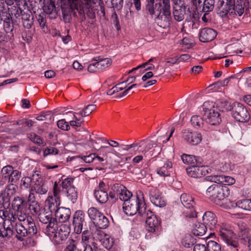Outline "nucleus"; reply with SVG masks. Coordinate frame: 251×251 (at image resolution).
<instances>
[{"instance_id":"obj_1","label":"nucleus","mask_w":251,"mask_h":251,"mask_svg":"<svg viewBox=\"0 0 251 251\" xmlns=\"http://www.w3.org/2000/svg\"><path fill=\"white\" fill-rule=\"evenodd\" d=\"M245 0H218V13L224 17L228 14L231 16H241L244 12Z\"/></svg>"},{"instance_id":"obj_2","label":"nucleus","mask_w":251,"mask_h":251,"mask_svg":"<svg viewBox=\"0 0 251 251\" xmlns=\"http://www.w3.org/2000/svg\"><path fill=\"white\" fill-rule=\"evenodd\" d=\"M123 208L125 214L128 216H133L137 213L140 216L145 215L147 208L142 193L139 191L136 196L124 202Z\"/></svg>"},{"instance_id":"obj_3","label":"nucleus","mask_w":251,"mask_h":251,"mask_svg":"<svg viewBox=\"0 0 251 251\" xmlns=\"http://www.w3.org/2000/svg\"><path fill=\"white\" fill-rule=\"evenodd\" d=\"M218 104L212 101H207L202 105L203 118L205 122L210 126L218 125L221 122L220 111L227 109L226 107L219 109L220 106H218Z\"/></svg>"},{"instance_id":"obj_4","label":"nucleus","mask_w":251,"mask_h":251,"mask_svg":"<svg viewBox=\"0 0 251 251\" xmlns=\"http://www.w3.org/2000/svg\"><path fill=\"white\" fill-rule=\"evenodd\" d=\"M229 194L230 191L227 186L218 184L211 185L206 191V195L215 203L218 201L225 199Z\"/></svg>"},{"instance_id":"obj_5","label":"nucleus","mask_w":251,"mask_h":251,"mask_svg":"<svg viewBox=\"0 0 251 251\" xmlns=\"http://www.w3.org/2000/svg\"><path fill=\"white\" fill-rule=\"evenodd\" d=\"M143 216L146 217V229L150 233L146 235V238L147 239H151V233H153L152 235L153 237H156V233H154L158 229V227L160 224V222L151 211L150 209L146 210V214Z\"/></svg>"},{"instance_id":"obj_6","label":"nucleus","mask_w":251,"mask_h":251,"mask_svg":"<svg viewBox=\"0 0 251 251\" xmlns=\"http://www.w3.org/2000/svg\"><path fill=\"white\" fill-rule=\"evenodd\" d=\"M231 115L237 121L245 123L251 118L250 114L247 108L242 103L234 102L232 109Z\"/></svg>"},{"instance_id":"obj_7","label":"nucleus","mask_w":251,"mask_h":251,"mask_svg":"<svg viewBox=\"0 0 251 251\" xmlns=\"http://www.w3.org/2000/svg\"><path fill=\"white\" fill-rule=\"evenodd\" d=\"M134 145H135L134 151L136 152H143L146 156H147L149 155L148 152L152 148L154 147V145H155V144L151 141H145L144 140H142L139 143H134ZM154 147H157V148L156 149H154L151 151L150 152V154L151 156L154 155V156H156L157 154L160 152L161 150L160 147H157L156 145Z\"/></svg>"},{"instance_id":"obj_8","label":"nucleus","mask_w":251,"mask_h":251,"mask_svg":"<svg viewBox=\"0 0 251 251\" xmlns=\"http://www.w3.org/2000/svg\"><path fill=\"white\" fill-rule=\"evenodd\" d=\"M155 0H146V10L147 13L155 19L164 20V15L161 14L162 4L161 2L155 3Z\"/></svg>"},{"instance_id":"obj_9","label":"nucleus","mask_w":251,"mask_h":251,"mask_svg":"<svg viewBox=\"0 0 251 251\" xmlns=\"http://www.w3.org/2000/svg\"><path fill=\"white\" fill-rule=\"evenodd\" d=\"M181 203L185 207L183 214L186 217H194L196 216V212L194 206L195 202L193 198L186 194H182L180 197Z\"/></svg>"},{"instance_id":"obj_10","label":"nucleus","mask_w":251,"mask_h":251,"mask_svg":"<svg viewBox=\"0 0 251 251\" xmlns=\"http://www.w3.org/2000/svg\"><path fill=\"white\" fill-rule=\"evenodd\" d=\"M219 235L222 240L225 242L233 251H238L237 249L238 244L235 241L232 240L233 232L226 227H221L219 230Z\"/></svg>"},{"instance_id":"obj_11","label":"nucleus","mask_w":251,"mask_h":251,"mask_svg":"<svg viewBox=\"0 0 251 251\" xmlns=\"http://www.w3.org/2000/svg\"><path fill=\"white\" fill-rule=\"evenodd\" d=\"M211 168L208 166H195L189 167L186 169L187 174L192 177H201L211 173Z\"/></svg>"},{"instance_id":"obj_12","label":"nucleus","mask_w":251,"mask_h":251,"mask_svg":"<svg viewBox=\"0 0 251 251\" xmlns=\"http://www.w3.org/2000/svg\"><path fill=\"white\" fill-rule=\"evenodd\" d=\"M182 138L188 144L192 145H198L202 140V136L200 133L185 129L182 131Z\"/></svg>"},{"instance_id":"obj_13","label":"nucleus","mask_w":251,"mask_h":251,"mask_svg":"<svg viewBox=\"0 0 251 251\" xmlns=\"http://www.w3.org/2000/svg\"><path fill=\"white\" fill-rule=\"evenodd\" d=\"M70 232V227L65 224H62L57 228L53 240L57 244H60L65 240L69 235Z\"/></svg>"},{"instance_id":"obj_14","label":"nucleus","mask_w":251,"mask_h":251,"mask_svg":"<svg viewBox=\"0 0 251 251\" xmlns=\"http://www.w3.org/2000/svg\"><path fill=\"white\" fill-rule=\"evenodd\" d=\"M85 215L81 210L76 211L73 217V226L74 230L77 234H79L82 230V226L84 222Z\"/></svg>"},{"instance_id":"obj_15","label":"nucleus","mask_w":251,"mask_h":251,"mask_svg":"<svg viewBox=\"0 0 251 251\" xmlns=\"http://www.w3.org/2000/svg\"><path fill=\"white\" fill-rule=\"evenodd\" d=\"M81 243L84 248L83 251H93V244H96L93 241L92 233L88 230L82 232Z\"/></svg>"},{"instance_id":"obj_16","label":"nucleus","mask_w":251,"mask_h":251,"mask_svg":"<svg viewBox=\"0 0 251 251\" xmlns=\"http://www.w3.org/2000/svg\"><path fill=\"white\" fill-rule=\"evenodd\" d=\"M202 221L209 229L212 230L216 227L217 220L216 215L211 211L205 212L202 217Z\"/></svg>"},{"instance_id":"obj_17","label":"nucleus","mask_w":251,"mask_h":251,"mask_svg":"<svg viewBox=\"0 0 251 251\" xmlns=\"http://www.w3.org/2000/svg\"><path fill=\"white\" fill-rule=\"evenodd\" d=\"M150 199L151 202L158 207H164L166 202L160 196L158 190L156 189H151L150 190Z\"/></svg>"},{"instance_id":"obj_18","label":"nucleus","mask_w":251,"mask_h":251,"mask_svg":"<svg viewBox=\"0 0 251 251\" xmlns=\"http://www.w3.org/2000/svg\"><path fill=\"white\" fill-rule=\"evenodd\" d=\"M217 32L210 28H204L200 33V41L205 43L211 41L216 36Z\"/></svg>"},{"instance_id":"obj_19","label":"nucleus","mask_w":251,"mask_h":251,"mask_svg":"<svg viewBox=\"0 0 251 251\" xmlns=\"http://www.w3.org/2000/svg\"><path fill=\"white\" fill-rule=\"evenodd\" d=\"M71 215V211L69 208L60 207L55 213V220L60 223H65L69 220Z\"/></svg>"},{"instance_id":"obj_20","label":"nucleus","mask_w":251,"mask_h":251,"mask_svg":"<svg viewBox=\"0 0 251 251\" xmlns=\"http://www.w3.org/2000/svg\"><path fill=\"white\" fill-rule=\"evenodd\" d=\"M30 189L39 196L46 194L48 190V187L42 179L35 181Z\"/></svg>"},{"instance_id":"obj_21","label":"nucleus","mask_w":251,"mask_h":251,"mask_svg":"<svg viewBox=\"0 0 251 251\" xmlns=\"http://www.w3.org/2000/svg\"><path fill=\"white\" fill-rule=\"evenodd\" d=\"M173 171V164L169 161H166L162 166L158 168L156 170L157 174L163 177L170 176Z\"/></svg>"},{"instance_id":"obj_22","label":"nucleus","mask_w":251,"mask_h":251,"mask_svg":"<svg viewBox=\"0 0 251 251\" xmlns=\"http://www.w3.org/2000/svg\"><path fill=\"white\" fill-rule=\"evenodd\" d=\"M210 177V181L216 183L224 184V186L232 185L235 182L234 178L229 176L215 175Z\"/></svg>"},{"instance_id":"obj_23","label":"nucleus","mask_w":251,"mask_h":251,"mask_svg":"<svg viewBox=\"0 0 251 251\" xmlns=\"http://www.w3.org/2000/svg\"><path fill=\"white\" fill-rule=\"evenodd\" d=\"M22 225L27 231L28 236H33L37 233V228L35 224L31 217H28L26 220L23 222Z\"/></svg>"},{"instance_id":"obj_24","label":"nucleus","mask_w":251,"mask_h":251,"mask_svg":"<svg viewBox=\"0 0 251 251\" xmlns=\"http://www.w3.org/2000/svg\"><path fill=\"white\" fill-rule=\"evenodd\" d=\"M60 204V200L53 198L52 196H50L45 201V205L49 209L50 213L54 212L59 208Z\"/></svg>"},{"instance_id":"obj_25","label":"nucleus","mask_w":251,"mask_h":251,"mask_svg":"<svg viewBox=\"0 0 251 251\" xmlns=\"http://www.w3.org/2000/svg\"><path fill=\"white\" fill-rule=\"evenodd\" d=\"M26 205L27 201L18 196L15 197L12 202V207L15 211L25 210Z\"/></svg>"},{"instance_id":"obj_26","label":"nucleus","mask_w":251,"mask_h":251,"mask_svg":"<svg viewBox=\"0 0 251 251\" xmlns=\"http://www.w3.org/2000/svg\"><path fill=\"white\" fill-rule=\"evenodd\" d=\"M162 11L164 15V21L169 23L171 17L170 0H161Z\"/></svg>"},{"instance_id":"obj_27","label":"nucleus","mask_w":251,"mask_h":251,"mask_svg":"<svg viewBox=\"0 0 251 251\" xmlns=\"http://www.w3.org/2000/svg\"><path fill=\"white\" fill-rule=\"evenodd\" d=\"M123 189H124V186L121 184L115 183L111 185L109 193L110 198L112 199H116L122 193Z\"/></svg>"},{"instance_id":"obj_28","label":"nucleus","mask_w":251,"mask_h":251,"mask_svg":"<svg viewBox=\"0 0 251 251\" xmlns=\"http://www.w3.org/2000/svg\"><path fill=\"white\" fill-rule=\"evenodd\" d=\"M181 159L183 163L187 165H192L195 163L201 164L202 161L200 157L186 154H183L181 156Z\"/></svg>"},{"instance_id":"obj_29","label":"nucleus","mask_w":251,"mask_h":251,"mask_svg":"<svg viewBox=\"0 0 251 251\" xmlns=\"http://www.w3.org/2000/svg\"><path fill=\"white\" fill-rule=\"evenodd\" d=\"M100 155L105 159V161H109L111 158V154H116L117 152L115 150L109 146H101L98 150Z\"/></svg>"},{"instance_id":"obj_30","label":"nucleus","mask_w":251,"mask_h":251,"mask_svg":"<svg viewBox=\"0 0 251 251\" xmlns=\"http://www.w3.org/2000/svg\"><path fill=\"white\" fill-rule=\"evenodd\" d=\"M13 226H14L15 230L17 233L16 237L19 240L23 241L24 237L28 236L27 231H25V228L22 225V223H16L14 226L13 225Z\"/></svg>"},{"instance_id":"obj_31","label":"nucleus","mask_w":251,"mask_h":251,"mask_svg":"<svg viewBox=\"0 0 251 251\" xmlns=\"http://www.w3.org/2000/svg\"><path fill=\"white\" fill-rule=\"evenodd\" d=\"M13 233V231L10 226L6 227L3 225L2 227L0 228V239H1V241L5 242L11 238Z\"/></svg>"},{"instance_id":"obj_32","label":"nucleus","mask_w":251,"mask_h":251,"mask_svg":"<svg viewBox=\"0 0 251 251\" xmlns=\"http://www.w3.org/2000/svg\"><path fill=\"white\" fill-rule=\"evenodd\" d=\"M21 16L24 27L28 29L31 28L33 23V17L31 15V12L24 11Z\"/></svg>"},{"instance_id":"obj_33","label":"nucleus","mask_w":251,"mask_h":251,"mask_svg":"<svg viewBox=\"0 0 251 251\" xmlns=\"http://www.w3.org/2000/svg\"><path fill=\"white\" fill-rule=\"evenodd\" d=\"M185 13V8H182L179 5H176V6L174 7L173 14L174 19L176 21H182L184 19Z\"/></svg>"},{"instance_id":"obj_34","label":"nucleus","mask_w":251,"mask_h":251,"mask_svg":"<svg viewBox=\"0 0 251 251\" xmlns=\"http://www.w3.org/2000/svg\"><path fill=\"white\" fill-rule=\"evenodd\" d=\"M44 11L47 14L56 13L55 0H47L43 7Z\"/></svg>"},{"instance_id":"obj_35","label":"nucleus","mask_w":251,"mask_h":251,"mask_svg":"<svg viewBox=\"0 0 251 251\" xmlns=\"http://www.w3.org/2000/svg\"><path fill=\"white\" fill-rule=\"evenodd\" d=\"M0 218L4 221L8 220L10 222L11 226L13 227V224H15L16 218L13 213H10L5 208L3 209H0Z\"/></svg>"},{"instance_id":"obj_36","label":"nucleus","mask_w":251,"mask_h":251,"mask_svg":"<svg viewBox=\"0 0 251 251\" xmlns=\"http://www.w3.org/2000/svg\"><path fill=\"white\" fill-rule=\"evenodd\" d=\"M207 228L203 223L197 222L194 225L192 232L196 236H202L205 233Z\"/></svg>"},{"instance_id":"obj_37","label":"nucleus","mask_w":251,"mask_h":251,"mask_svg":"<svg viewBox=\"0 0 251 251\" xmlns=\"http://www.w3.org/2000/svg\"><path fill=\"white\" fill-rule=\"evenodd\" d=\"M94 196L97 201L101 203L106 202L108 200V195L106 191L95 190Z\"/></svg>"},{"instance_id":"obj_38","label":"nucleus","mask_w":251,"mask_h":251,"mask_svg":"<svg viewBox=\"0 0 251 251\" xmlns=\"http://www.w3.org/2000/svg\"><path fill=\"white\" fill-rule=\"evenodd\" d=\"M66 196L72 203H75L77 200L78 194L77 190L75 187H70L69 189L65 190Z\"/></svg>"},{"instance_id":"obj_39","label":"nucleus","mask_w":251,"mask_h":251,"mask_svg":"<svg viewBox=\"0 0 251 251\" xmlns=\"http://www.w3.org/2000/svg\"><path fill=\"white\" fill-rule=\"evenodd\" d=\"M21 177V172L18 170L13 169L6 180L10 184L16 183Z\"/></svg>"},{"instance_id":"obj_40","label":"nucleus","mask_w":251,"mask_h":251,"mask_svg":"<svg viewBox=\"0 0 251 251\" xmlns=\"http://www.w3.org/2000/svg\"><path fill=\"white\" fill-rule=\"evenodd\" d=\"M94 60L97 61V67L99 68L100 71L107 68L112 63L111 60L109 58L100 59L99 57H96Z\"/></svg>"},{"instance_id":"obj_41","label":"nucleus","mask_w":251,"mask_h":251,"mask_svg":"<svg viewBox=\"0 0 251 251\" xmlns=\"http://www.w3.org/2000/svg\"><path fill=\"white\" fill-rule=\"evenodd\" d=\"M88 214L94 224L95 222L99 219L102 213L100 212L96 208L91 207L88 210Z\"/></svg>"},{"instance_id":"obj_42","label":"nucleus","mask_w":251,"mask_h":251,"mask_svg":"<svg viewBox=\"0 0 251 251\" xmlns=\"http://www.w3.org/2000/svg\"><path fill=\"white\" fill-rule=\"evenodd\" d=\"M32 179V178L30 176L23 177L20 180L19 186L20 189L22 190L31 189Z\"/></svg>"},{"instance_id":"obj_43","label":"nucleus","mask_w":251,"mask_h":251,"mask_svg":"<svg viewBox=\"0 0 251 251\" xmlns=\"http://www.w3.org/2000/svg\"><path fill=\"white\" fill-rule=\"evenodd\" d=\"M94 224L98 228L103 229L106 228L108 226L109 221L108 219L102 214Z\"/></svg>"},{"instance_id":"obj_44","label":"nucleus","mask_w":251,"mask_h":251,"mask_svg":"<svg viewBox=\"0 0 251 251\" xmlns=\"http://www.w3.org/2000/svg\"><path fill=\"white\" fill-rule=\"evenodd\" d=\"M64 177V176L61 177L62 182L61 183V187L64 191L67 190V189H69L70 187H74L73 185L74 178L71 177Z\"/></svg>"},{"instance_id":"obj_45","label":"nucleus","mask_w":251,"mask_h":251,"mask_svg":"<svg viewBox=\"0 0 251 251\" xmlns=\"http://www.w3.org/2000/svg\"><path fill=\"white\" fill-rule=\"evenodd\" d=\"M215 5V0H204L202 12H210L213 11Z\"/></svg>"},{"instance_id":"obj_46","label":"nucleus","mask_w":251,"mask_h":251,"mask_svg":"<svg viewBox=\"0 0 251 251\" xmlns=\"http://www.w3.org/2000/svg\"><path fill=\"white\" fill-rule=\"evenodd\" d=\"M249 200H243L239 201L236 202H231V207L232 208L238 207L242 209L249 210Z\"/></svg>"},{"instance_id":"obj_47","label":"nucleus","mask_w":251,"mask_h":251,"mask_svg":"<svg viewBox=\"0 0 251 251\" xmlns=\"http://www.w3.org/2000/svg\"><path fill=\"white\" fill-rule=\"evenodd\" d=\"M39 221L43 224H48L52 220L51 213L43 211L39 214Z\"/></svg>"},{"instance_id":"obj_48","label":"nucleus","mask_w":251,"mask_h":251,"mask_svg":"<svg viewBox=\"0 0 251 251\" xmlns=\"http://www.w3.org/2000/svg\"><path fill=\"white\" fill-rule=\"evenodd\" d=\"M96 105L89 104L86 106L82 111L77 113V114H79L81 117H84L88 116L96 108Z\"/></svg>"},{"instance_id":"obj_49","label":"nucleus","mask_w":251,"mask_h":251,"mask_svg":"<svg viewBox=\"0 0 251 251\" xmlns=\"http://www.w3.org/2000/svg\"><path fill=\"white\" fill-rule=\"evenodd\" d=\"M207 251H221V246L214 241H209L207 243Z\"/></svg>"},{"instance_id":"obj_50","label":"nucleus","mask_w":251,"mask_h":251,"mask_svg":"<svg viewBox=\"0 0 251 251\" xmlns=\"http://www.w3.org/2000/svg\"><path fill=\"white\" fill-rule=\"evenodd\" d=\"M133 197L130 192L127 190L124 186V189H123L122 193L119 196V199L124 202L128 201V200L132 199Z\"/></svg>"},{"instance_id":"obj_51","label":"nucleus","mask_w":251,"mask_h":251,"mask_svg":"<svg viewBox=\"0 0 251 251\" xmlns=\"http://www.w3.org/2000/svg\"><path fill=\"white\" fill-rule=\"evenodd\" d=\"M16 219L17 218L20 222H25L28 217H31L26 214V209L25 210H20L15 211L14 215Z\"/></svg>"},{"instance_id":"obj_52","label":"nucleus","mask_w":251,"mask_h":251,"mask_svg":"<svg viewBox=\"0 0 251 251\" xmlns=\"http://www.w3.org/2000/svg\"><path fill=\"white\" fill-rule=\"evenodd\" d=\"M192 125L196 127H200L203 126V119L199 116L194 115L191 118Z\"/></svg>"},{"instance_id":"obj_53","label":"nucleus","mask_w":251,"mask_h":251,"mask_svg":"<svg viewBox=\"0 0 251 251\" xmlns=\"http://www.w3.org/2000/svg\"><path fill=\"white\" fill-rule=\"evenodd\" d=\"M13 167L11 165H6L4 166L1 170V176L2 179L6 180L8 178V176L10 175V172L13 169Z\"/></svg>"},{"instance_id":"obj_54","label":"nucleus","mask_w":251,"mask_h":251,"mask_svg":"<svg viewBox=\"0 0 251 251\" xmlns=\"http://www.w3.org/2000/svg\"><path fill=\"white\" fill-rule=\"evenodd\" d=\"M100 242L105 248L108 250L110 249L114 244L113 239L108 237L107 235Z\"/></svg>"},{"instance_id":"obj_55","label":"nucleus","mask_w":251,"mask_h":251,"mask_svg":"<svg viewBox=\"0 0 251 251\" xmlns=\"http://www.w3.org/2000/svg\"><path fill=\"white\" fill-rule=\"evenodd\" d=\"M9 11L12 16H15L16 18L21 16L24 12L20 7L15 6H12L10 9L9 8Z\"/></svg>"},{"instance_id":"obj_56","label":"nucleus","mask_w":251,"mask_h":251,"mask_svg":"<svg viewBox=\"0 0 251 251\" xmlns=\"http://www.w3.org/2000/svg\"><path fill=\"white\" fill-rule=\"evenodd\" d=\"M105 2L110 1L112 6L117 10H121L123 6V0H104Z\"/></svg>"},{"instance_id":"obj_57","label":"nucleus","mask_w":251,"mask_h":251,"mask_svg":"<svg viewBox=\"0 0 251 251\" xmlns=\"http://www.w3.org/2000/svg\"><path fill=\"white\" fill-rule=\"evenodd\" d=\"M59 150L56 148L50 146L46 148L44 151V156H46L48 155H56L59 153Z\"/></svg>"},{"instance_id":"obj_58","label":"nucleus","mask_w":251,"mask_h":251,"mask_svg":"<svg viewBox=\"0 0 251 251\" xmlns=\"http://www.w3.org/2000/svg\"><path fill=\"white\" fill-rule=\"evenodd\" d=\"M154 58H151L150 59L148 60V61L143 63L142 64V68H144L145 69L142 71V73H143L145 71L147 70H151L154 69V66L151 62L153 60Z\"/></svg>"},{"instance_id":"obj_59","label":"nucleus","mask_w":251,"mask_h":251,"mask_svg":"<svg viewBox=\"0 0 251 251\" xmlns=\"http://www.w3.org/2000/svg\"><path fill=\"white\" fill-rule=\"evenodd\" d=\"M65 251H79L76 248V243L74 240H71L68 243Z\"/></svg>"},{"instance_id":"obj_60","label":"nucleus","mask_w":251,"mask_h":251,"mask_svg":"<svg viewBox=\"0 0 251 251\" xmlns=\"http://www.w3.org/2000/svg\"><path fill=\"white\" fill-rule=\"evenodd\" d=\"M53 198H56L57 200H60V188L56 182H55L53 188Z\"/></svg>"},{"instance_id":"obj_61","label":"nucleus","mask_w":251,"mask_h":251,"mask_svg":"<svg viewBox=\"0 0 251 251\" xmlns=\"http://www.w3.org/2000/svg\"><path fill=\"white\" fill-rule=\"evenodd\" d=\"M28 138L32 142L38 144H42L43 143L42 139L38 135L34 133H31L28 135Z\"/></svg>"},{"instance_id":"obj_62","label":"nucleus","mask_w":251,"mask_h":251,"mask_svg":"<svg viewBox=\"0 0 251 251\" xmlns=\"http://www.w3.org/2000/svg\"><path fill=\"white\" fill-rule=\"evenodd\" d=\"M57 125L59 128L64 130H68L70 128V126L69 124L64 119L59 120L57 122Z\"/></svg>"},{"instance_id":"obj_63","label":"nucleus","mask_w":251,"mask_h":251,"mask_svg":"<svg viewBox=\"0 0 251 251\" xmlns=\"http://www.w3.org/2000/svg\"><path fill=\"white\" fill-rule=\"evenodd\" d=\"M29 210L34 214H37L40 210V205L38 202L30 203L29 204Z\"/></svg>"},{"instance_id":"obj_64","label":"nucleus","mask_w":251,"mask_h":251,"mask_svg":"<svg viewBox=\"0 0 251 251\" xmlns=\"http://www.w3.org/2000/svg\"><path fill=\"white\" fill-rule=\"evenodd\" d=\"M95 153H91L88 155L82 156L81 158L86 163H90L95 160Z\"/></svg>"}]
</instances>
